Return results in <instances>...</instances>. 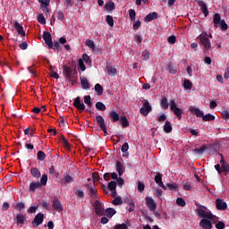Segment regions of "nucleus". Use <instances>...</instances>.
<instances>
[{
	"mask_svg": "<svg viewBox=\"0 0 229 229\" xmlns=\"http://www.w3.org/2000/svg\"><path fill=\"white\" fill-rule=\"evenodd\" d=\"M52 207L54 210H56V212H62L64 210V206L58 199H54Z\"/></svg>",
	"mask_w": 229,
	"mask_h": 229,
	"instance_id": "ddd939ff",
	"label": "nucleus"
},
{
	"mask_svg": "<svg viewBox=\"0 0 229 229\" xmlns=\"http://www.w3.org/2000/svg\"><path fill=\"white\" fill-rule=\"evenodd\" d=\"M81 85L84 90L90 89V82H89V80L85 77L81 78Z\"/></svg>",
	"mask_w": 229,
	"mask_h": 229,
	"instance_id": "a211bd4d",
	"label": "nucleus"
},
{
	"mask_svg": "<svg viewBox=\"0 0 229 229\" xmlns=\"http://www.w3.org/2000/svg\"><path fill=\"white\" fill-rule=\"evenodd\" d=\"M226 202H225V200L223 199H216V208L218 210H226Z\"/></svg>",
	"mask_w": 229,
	"mask_h": 229,
	"instance_id": "aec40b11",
	"label": "nucleus"
},
{
	"mask_svg": "<svg viewBox=\"0 0 229 229\" xmlns=\"http://www.w3.org/2000/svg\"><path fill=\"white\" fill-rule=\"evenodd\" d=\"M79 67H80V69H81V71H85V64H84V61H83V59H80L79 60Z\"/></svg>",
	"mask_w": 229,
	"mask_h": 229,
	"instance_id": "680f3d73",
	"label": "nucleus"
},
{
	"mask_svg": "<svg viewBox=\"0 0 229 229\" xmlns=\"http://www.w3.org/2000/svg\"><path fill=\"white\" fill-rule=\"evenodd\" d=\"M84 103L88 105V106H92V102L90 101V96L84 97Z\"/></svg>",
	"mask_w": 229,
	"mask_h": 229,
	"instance_id": "6e6d98bb",
	"label": "nucleus"
},
{
	"mask_svg": "<svg viewBox=\"0 0 229 229\" xmlns=\"http://www.w3.org/2000/svg\"><path fill=\"white\" fill-rule=\"evenodd\" d=\"M43 38H44L47 46H48L49 49H52V47H53V38L51 37V33L44 32Z\"/></svg>",
	"mask_w": 229,
	"mask_h": 229,
	"instance_id": "9d476101",
	"label": "nucleus"
},
{
	"mask_svg": "<svg viewBox=\"0 0 229 229\" xmlns=\"http://www.w3.org/2000/svg\"><path fill=\"white\" fill-rule=\"evenodd\" d=\"M73 106L78 110L83 111L85 110V104L81 103V100H80V97H77L74 100Z\"/></svg>",
	"mask_w": 229,
	"mask_h": 229,
	"instance_id": "dca6fc26",
	"label": "nucleus"
},
{
	"mask_svg": "<svg viewBox=\"0 0 229 229\" xmlns=\"http://www.w3.org/2000/svg\"><path fill=\"white\" fill-rule=\"evenodd\" d=\"M109 117H110L112 123H117V121H119V113H117L115 111H112L109 114Z\"/></svg>",
	"mask_w": 229,
	"mask_h": 229,
	"instance_id": "b1692460",
	"label": "nucleus"
},
{
	"mask_svg": "<svg viewBox=\"0 0 229 229\" xmlns=\"http://www.w3.org/2000/svg\"><path fill=\"white\" fill-rule=\"evenodd\" d=\"M38 22H40V24H44L46 22V18L44 17V15L39 14L38 16Z\"/></svg>",
	"mask_w": 229,
	"mask_h": 229,
	"instance_id": "0e129e2a",
	"label": "nucleus"
},
{
	"mask_svg": "<svg viewBox=\"0 0 229 229\" xmlns=\"http://www.w3.org/2000/svg\"><path fill=\"white\" fill-rule=\"evenodd\" d=\"M160 106L163 108V110H167V108H169V102L167 101V98L164 97L161 99Z\"/></svg>",
	"mask_w": 229,
	"mask_h": 229,
	"instance_id": "bb28decb",
	"label": "nucleus"
},
{
	"mask_svg": "<svg viewBox=\"0 0 229 229\" xmlns=\"http://www.w3.org/2000/svg\"><path fill=\"white\" fill-rule=\"evenodd\" d=\"M165 119H167V116L165 114H158L157 121L159 123H164V121H165Z\"/></svg>",
	"mask_w": 229,
	"mask_h": 229,
	"instance_id": "052dcab7",
	"label": "nucleus"
},
{
	"mask_svg": "<svg viewBox=\"0 0 229 229\" xmlns=\"http://www.w3.org/2000/svg\"><path fill=\"white\" fill-rule=\"evenodd\" d=\"M37 157H38V160H40L42 162L46 158V153H44V151L42 150H39L38 152Z\"/></svg>",
	"mask_w": 229,
	"mask_h": 229,
	"instance_id": "49530a36",
	"label": "nucleus"
},
{
	"mask_svg": "<svg viewBox=\"0 0 229 229\" xmlns=\"http://www.w3.org/2000/svg\"><path fill=\"white\" fill-rule=\"evenodd\" d=\"M155 182L157 183L158 187H161L163 191H167V186L164 184V182H162V174L157 173L155 176Z\"/></svg>",
	"mask_w": 229,
	"mask_h": 229,
	"instance_id": "6e6552de",
	"label": "nucleus"
},
{
	"mask_svg": "<svg viewBox=\"0 0 229 229\" xmlns=\"http://www.w3.org/2000/svg\"><path fill=\"white\" fill-rule=\"evenodd\" d=\"M64 5L67 6V8L74 6V0H64Z\"/></svg>",
	"mask_w": 229,
	"mask_h": 229,
	"instance_id": "13d9d810",
	"label": "nucleus"
},
{
	"mask_svg": "<svg viewBox=\"0 0 229 229\" xmlns=\"http://www.w3.org/2000/svg\"><path fill=\"white\" fill-rule=\"evenodd\" d=\"M42 185L40 184V182H30V192H35L37 189H40Z\"/></svg>",
	"mask_w": 229,
	"mask_h": 229,
	"instance_id": "393cba45",
	"label": "nucleus"
},
{
	"mask_svg": "<svg viewBox=\"0 0 229 229\" xmlns=\"http://www.w3.org/2000/svg\"><path fill=\"white\" fill-rule=\"evenodd\" d=\"M213 23L215 28H220L222 31H226V30H228V24H226L225 20H221V14L219 13H216L213 16Z\"/></svg>",
	"mask_w": 229,
	"mask_h": 229,
	"instance_id": "f257e3e1",
	"label": "nucleus"
},
{
	"mask_svg": "<svg viewBox=\"0 0 229 229\" xmlns=\"http://www.w3.org/2000/svg\"><path fill=\"white\" fill-rule=\"evenodd\" d=\"M168 44H176V36H170L167 38Z\"/></svg>",
	"mask_w": 229,
	"mask_h": 229,
	"instance_id": "4d7b16f0",
	"label": "nucleus"
},
{
	"mask_svg": "<svg viewBox=\"0 0 229 229\" xmlns=\"http://www.w3.org/2000/svg\"><path fill=\"white\" fill-rule=\"evenodd\" d=\"M114 229H128V225L126 224H121L114 226Z\"/></svg>",
	"mask_w": 229,
	"mask_h": 229,
	"instance_id": "69168bd1",
	"label": "nucleus"
},
{
	"mask_svg": "<svg viewBox=\"0 0 229 229\" xmlns=\"http://www.w3.org/2000/svg\"><path fill=\"white\" fill-rule=\"evenodd\" d=\"M151 110H153V108L151 107V105H149V101L143 100V105L140 109V114L147 116L149 114V112H151Z\"/></svg>",
	"mask_w": 229,
	"mask_h": 229,
	"instance_id": "20e7f679",
	"label": "nucleus"
},
{
	"mask_svg": "<svg viewBox=\"0 0 229 229\" xmlns=\"http://www.w3.org/2000/svg\"><path fill=\"white\" fill-rule=\"evenodd\" d=\"M197 3L200 7L202 13H204V16L208 17V7H207V4L201 0H199Z\"/></svg>",
	"mask_w": 229,
	"mask_h": 229,
	"instance_id": "4468645a",
	"label": "nucleus"
},
{
	"mask_svg": "<svg viewBox=\"0 0 229 229\" xmlns=\"http://www.w3.org/2000/svg\"><path fill=\"white\" fill-rule=\"evenodd\" d=\"M176 203L179 207H185L186 203H185V199H182V198H177L176 199Z\"/></svg>",
	"mask_w": 229,
	"mask_h": 229,
	"instance_id": "8fccbe9b",
	"label": "nucleus"
},
{
	"mask_svg": "<svg viewBox=\"0 0 229 229\" xmlns=\"http://www.w3.org/2000/svg\"><path fill=\"white\" fill-rule=\"evenodd\" d=\"M95 92L97 93V96H102L103 95V86L101 84L98 83L95 85Z\"/></svg>",
	"mask_w": 229,
	"mask_h": 229,
	"instance_id": "c756f323",
	"label": "nucleus"
},
{
	"mask_svg": "<svg viewBox=\"0 0 229 229\" xmlns=\"http://www.w3.org/2000/svg\"><path fill=\"white\" fill-rule=\"evenodd\" d=\"M14 30H16L17 33L21 35V37H26V32H24V28L19 24V21H15L13 23Z\"/></svg>",
	"mask_w": 229,
	"mask_h": 229,
	"instance_id": "2eb2a0df",
	"label": "nucleus"
},
{
	"mask_svg": "<svg viewBox=\"0 0 229 229\" xmlns=\"http://www.w3.org/2000/svg\"><path fill=\"white\" fill-rule=\"evenodd\" d=\"M30 173L34 178H40V171L38 168H31Z\"/></svg>",
	"mask_w": 229,
	"mask_h": 229,
	"instance_id": "58836bf2",
	"label": "nucleus"
},
{
	"mask_svg": "<svg viewBox=\"0 0 229 229\" xmlns=\"http://www.w3.org/2000/svg\"><path fill=\"white\" fill-rule=\"evenodd\" d=\"M197 38L199 40V43L203 46L204 49L208 50L212 47V44L210 43V39H208V33H207V31H202Z\"/></svg>",
	"mask_w": 229,
	"mask_h": 229,
	"instance_id": "f03ea898",
	"label": "nucleus"
},
{
	"mask_svg": "<svg viewBox=\"0 0 229 229\" xmlns=\"http://www.w3.org/2000/svg\"><path fill=\"white\" fill-rule=\"evenodd\" d=\"M166 186L168 187L169 191H177L178 185L175 183H167Z\"/></svg>",
	"mask_w": 229,
	"mask_h": 229,
	"instance_id": "603ef678",
	"label": "nucleus"
},
{
	"mask_svg": "<svg viewBox=\"0 0 229 229\" xmlns=\"http://www.w3.org/2000/svg\"><path fill=\"white\" fill-rule=\"evenodd\" d=\"M120 121L123 128H128V126H130V122H128V118H126V116H122Z\"/></svg>",
	"mask_w": 229,
	"mask_h": 229,
	"instance_id": "f704fd0d",
	"label": "nucleus"
},
{
	"mask_svg": "<svg viewBox=\"0 0 229 229\" xmlns=\"http://www.w3.org/2000/svg\"><path fill=\"white\" fill-rule=\"evenodd\" d=\"M42 223H44V214L38 213L35 216V218H34V220L32 222V225H33L34 228H37V227L39 226V225H42Z\"/></svg>",
	"mask_w": 229,
	"mask_h": 229,
	"instance_id": "0eeeda50",
	"label": "nucleus"
},
{
	"mask_svg": "<svg viewBox=\"0 0 229 229\" xmlns=\"http://www.w3.org/2000/svg\"><path fill=\"white\" fill-rule=\"evenodd\" d=\"M89 194L90 198L93 199H96L98 201V193L96 192V188L94 186H89Z\"/></svg>",
	"mask_w": 229,
	"mask_h": 229,
	"instance_id": "4be33fe9",
	"label": "nucleus"
},
{
	"mask_svg": "<svg viewBox=\"0 0 229 229\" xmlns=\"http://www.w3.org/2000/svg\"><path fill=\"white\" fill-rule=\"evenodd\" d=\"M146 206L150 210V212H155L157 210V202H155V199L151 197H146L145 198Z\"/></svg>",
	"mask_w": 229,
	"mask_h": 229,
	"instance_id": "39448f33",
	"label": "nucleus"
},
{
	"mask_svg": "<svg viewBox=\"0 0 229 229\" xmlns=\"http://www.w3.org/2000/svg\"><path fill=\"white\" fill-rule=\"evenodd\" d=\"M115 187H117V183L115 182L112 181L108 183V189L114 191L113 196H115Z\"/></svg>",
	"mask_w": 229,
	"mask_h": 229,
	"instance_id": "e433bc0d",
	"label": "nucleus"
},
{
	"mask_svg": "<svg viewBox=\"0 0 229 229\" xmlns=\"http://www.w3.org/2000/svg\"><path fill=\"white\" fill-rule=\"evenodd\" d=\"M86 46L89 47V49H92V51L96 50V44H94V41H92L91 39L86 40Z\"/></svg>",
	"mask_w": 229,
	"mask_h": 229,
	"instance_id": "c9c22d12",
	"label": "nucleus"
},
{
	"mask_svg": "<svg viewBox=\"0 0 229 229\" xmlns=\"http://www.w3.org/2000/svg\"><path fill=\"white\" fill-rule=\"evenodd\" d=\"M189 110L191 113L193 114V115H196V117H201V119H203V115L205 113H203V111H201L199 108L195 106H190Z\"/></svg>",
	"mask_w": 229,
	"mask_h": 229,
	"instance_id": "f8f14e48",
	"label": "nucleus"
},
{
	"mask_svg": "<svg viewBox=\"0 0 229 229\" xmlns=\"http://www.w3.org/2000/svg\"><path fill=\"white\" fill-rule=\"evenodd\" d=\"M16 223H17V225H23L24 224V216H23V215H17V216H16Z\"/></svg>",
	"mask_w": 229,
	"mask_h": 229,
	"instance_id": "c03bdc74",
	"label": "nucleus"
},
{
	"mask_svg": "<svg viewBox=\"0 0 229 229\" xmlns=\"http://www.w3.org/2000/svg\"><path fill=\"white\" fill-rule=\"evenodd\" d=\"M116 211L115 209L112 208H108L106 210V216H107L108 217H113L114 216H115Z\"/></svg>",
	"mask_w": 229,
	"mask_h": 229,
	"instance_id": "72a5a7b5",
	"label": "nucleus"
},
{
	"mask_svg": "<svg viewBox=\"0 0 229 229\" xmlns=\"http://www.w3.org/2000/svg\"><path fill=\"white\" fill-rule=\"evenodd\" d=\"M183 189L184 191H191V189H192V186L189 182H184Z\"/></svg>",
	"mask_w": 229,
	"mask_h": 229,
	"instance_id": "774afa93",
	"label": "nucleus"
},
{
	"mask_svg": "<svg viewBox=\"0 0 229 229\" xmlns=\"http://www.w3.org/2000/svg\"><path fill=\"white\" fill-rule=\"evenodd\" d=\"M116 171L119 176H123V174H124V171H126V168H124V165H123V163H121L120 161L116 162Z\"/></svg>",
	"mask_w": 229,
	"mask_h": 229,
	"instance_id": "f3484780",
	"label": "nucleus"
},
{
	"mask_svg": "<svg viewBox=\"0 0 229 229\" xmlns=\"http://www.w3.org/2000/svg\"><path fill=\"white\" fill-rule=\"evenodd\" d=\"M199 226L203 229H212V218H202Z\"/></svg>",
	"mask_w": 229,
	"mask_h": 229,
	"instance_id": "423d86ee",
	"label": "nucleus"
},
{
	"mask_svg": "<svg viewBox=\"0 0 229 229\" xmlns=\"http://www.w3.org/2000/svg\"><path fill=\"white\" fill-rule=\"evenodd\" d=\"M216 229H224L225 228V223H223L222 221L217 222L216 225Z\"/></svg>",
	"mask_w": 229,
	"mask_h": 229,
	"instance_id": "338daca9",
	"label": "nucleus"
},
{
	"mask_svg": "<svg viewBox=\"0 0 229 229\" xmlns=\"http://www.w3.org/2000/svg\"><path fill=\"white\" fill-rule=\"evenodd\" d=\"M74 192L78 198H83L84 196L83 191L81 190H75Z\"/></svg>",
	"mask_w": 229,
	"mask_h": 229,
	"instance_id": "e2e57ef3",
	"label": "nucleus"
},
{
	"mask_svg": "<svg viewBox=\"0 0 229 229\" xmlns=\"http://www.w3.org/2000/svg\"><path fill=\"white\" fill-rule=\"evenodd\" d=\"M195 212L197 216H199V217H202V219H212V213L205 207L202 208H197Z\"/></svg>",
	"mask_w": 229,
	"mask_h": 229,
	"instance_id": "7ed1b4c3",
	"label": "nucleus"
},
{
	"mask_svg": "<svg viewBox=\"0 0 229 229\" xmlns=\"http://www.w3.org/2000/svg\"><path fill=\"white\" fill-rule=\"evenodd\" d=\"M214 119H216V117L210 114H203L202 116V121H205V122H208V121H214Z\"/></svg>",
	"mask_w": 229,
	"mask_h": 229,
	"instance_id": "a19ab883",
	"label": "nucleus"
},
{
	"mask_svg": "<svg viewBox=\"0 0 229 229\" xmlns=\"http://www.w3.org/2000/svg\"><path fill=\"white\" fill-rule=\"evenodd\" d=\"M222 158L220 160V165L222 167V173H225V174L229 172V165L225 161L223 155H221Z\"/></svg>",
	"mask_w": 229,
	"mask_h": 229,
	"instance_id": "6ab92c4d",
	"label": "nucleus"
},
{
	"mask_svg": "<svg viewBox=\"0 0 229 229\" xmlns=\"http://www.w3.org/2000/svg\"><path fill=\"white\" fill-rule=\"evenodd\" d=\"M96 108L98 110H100V112H105L106 110V106H105V104H103V102H97Z\"/></svg>",
	"mask_w": 229,
	"mask_h": 229,
	"instance_id": "473e14b6",
	"label": "nucleus"
},
{
	"mask_svg": "<svg viewBox=\"0 0 229 229\" xmlns=\"http://www.w3.org/2000/svg\"><path fill=\"white\" fill-rule=\"evenodd\" d=\"M165 133H171L173 131V125H171V122L166 121L164 125Z\"/></svg>",
	"mask_w": 229,
	"mask_h": 229,
	"instance_id": "a878e982",
	"label": "nucleus"
},
{
	"mask_svg": "<svg viewBox=\"0 0 229 229\" xmlns=\"http://www.w3.org/2000/svg\"><path fill=\"white\" fill-rule=\"evenodd\" d=\"M113 205H123V199H121L120 197H116L113 200Z\"/></svg>",
	"mask_w": 229,
	"mask_h": 229,
	"instance_id": "864d4df0",
	"label": "nucleus"
},
{
	"mask_svg": "<svg viewBox=\"0 0 229 229\" xmlns=\"http://www.w3.org/2000/svg\"><path fill=\"white\" fill-rule=\"evenodd\" d=\"M157 17H158V13H148L144 21L145 22H151V21H155V19H157Z\"/></svg>",
	"mask_w": 229,
	"mask_h": 229,
	"instance_id": "412c9836",
	"label": "nucleus"
},
{
	"mask_svg": "<svg viewBox=\"0 0 229 229\" xmlns=\"http://www.w3.org/2000/svg\"><path fill=\"white\" fill-rule=\"evenodd\" d=\"M94 208L97 216H103V214H105V208L103 205L99 203V200L95 201Z\"/></svg>",
	"mask_w": 229,
	"mask_h": 229,
	"instance_id": "1a4fd4ad",
	"label": "nucleus"
},
{
	"mask_svg": "<svg viewBox=\"0 0 229 229\" xmlns=\"http://www.w3.org/2000/svg\"><path fill=\"white\" fill-rule=\"evenodd\" d=\"M136 15H137V13H135V10H133V9L129 10V17H130L131 21H135Z\"/></svg>",
	"mask_w": 229,
	"mask_h": 229,
	"instance_id": "de8ad7c7",
	"label": "nucleus"
},
{
	"mask_svg": "<svg viewBox=\"0 0 229 229\" xmlns=\"http://www.w3.org/2000/svg\"><path fill=\"white\" fill-rule=\"evenodd\" d=\"M128 149H130V145H128V142H125L123 146H122V152L124 153L123 154V157H128Z\"/></svg>",
	"mask_w": 229,
	"mask_h": 229,
	"instance_id": "2f4dec72",
	"label": "nucleus"
},
{
	"mask_svg": "<svg viewBox=\"0 0 229 229\" xmlns=\"http://www.w3.org/2000/svg\"><path fill=\"white\" fill-rule=\"evenodd\" d=\"M105 8L107 12H114L115 10V4L114 2H107L105 4Z\"/></svg>",
	"mask_w": 229,
	"mask_h": 229,
	"instance_id": "cd10ccee",
	"label": "nucleus"
},
{
	"mask_svg": "<svg viewBox=\"0 0 229 229\" xmlns=\"http://www.w3.org/2000/svg\"><path fill=\"white\" fill-rule=\"evenodd\" d=\"M40 185H47V174H43L40 179Z\"/></svg>",
	"mask_w": 229,
	"mask_h": 229,
	"instance_id": "09e8293b",
	"label": "nucleus"
},
{
	"mask_svg": "<svg viewBox=\"0 0 229 229\" xmlns=\"http://www.w3.org/2000/svg\"><path fill=\"white\" fill-rule=\"evenodd\" d=\"M106 21L108 26H110L111 28H114V17L107 15Z\"/></svg>",
	"mask_w": 229,
	"mask_h": 229,
	"instance_id": "a18cd8bd",
	"label": "nucleus"
},
{
	"mask_svg": "<svg viewBox=\"0 0 229 229\" xmlns=\"http://www.w3.org/2000/svg\"><path fill=\"white\" fill-rule=\"evenodd\" d=\"M38 3H40L42 8H46L47 12H48L47 6H49L51 0H38Z\"/></svg>",
	"mask_w": 229,
	"mask_h": 229,
	"instance_id": "4c0bfd02",
	"label": "nucleus"
},
{
	"mask_svg": "<svg viewBox=\"0 0 229 229\" xmlns=\"http://www.w3.org/2000/svg\"><path fill=\"white\" fill-rule=\"evenodd\" d=\"M172 112H174V114L176 115L178 119H182V114H183V109L176 107L175 109H173Z\"/></svg>",
	"mask_w": 229,
	"mask_h": 229,
	"instance_id": "c85d7f7f",
	"label": "nucleus"
},
{
	"mask_svg": "<svg viewBox=\"0 0 229 229\" xmlns=\"http://www.w3.org/2000/svg\"><path fill=\"white\" fill-rule=\"evenodd\" d=\"M107 72L110 76H114L117 73V70L112 66H107Z\"/></svg>",
	"mask_w": 229,
	"mask_h": 229,
	"instance_id": "37998d69",
	"label": "nucleus"
},
{
	"mask_svg": "<svg viewBox=\"0 0 229 229\" xmlns=\"http://www.w3.org/2000/svg\"><path fill=\"white\" fill-rule=\"evenodd\" d=\"M169 106H170V110L172 111L178 108L176 105V101H174V99L170 100Z\"/></svg>",
	"mask_w": 229,
	"mask_h": 229,
	"instance_id": "3c124183",
	"label": "nucleus"
},
{
	"mask_svg": "<svg viewBox=\"0 0 229 229\" xmlns=\"http://www.w3.org/2000/svg\"><path fill=\"white\" fill-rule=\"evenodd\" d=\"M183 87L186 90H191L192 89V82L189 80H185L183 82Z\"/></svg>",
	"mask_w": 229,
	"mask_h": 229,
	"instance_id": "79ce46f5",
	"label": "nucleus"
},
{
	"mask_svg": "<svg viewBox=\"0 0 229 229\" xmlns=\"http://www.w3.org/2000/svg\"><path fill=\"white\" fill-rule=\"evenodd\" d=\"M150 55H151V54L149 53V51L144 50V51L142 52L143 60H149Z\"/></svg>",
	"mask_w": 229,
	"mask_h": 229,
	"instance_id": "5fc2aeb1",
	"label": "nucleus"
},
{
	"mask_svg": "<svg viewBox=\"0 0 229 229\" xmlns=\"http://www.w3.org/2000/svg\"><path fill=\"white\" fill-rule=\"evenodd\" d=\"M206 149H207V145H202L200 147V148H195V149H193V151L197 155H203V153H205Z\"/></svg>",
	"mask_w": 229,
	"mask_h": 229,
	"instance_id": "7c9ffc66",
	"label": "nucleus"
},
{
	"mask_svg": "<svg viewBox=\"0 0 229 229\" xmlns=\"http://www.w3.org/2000/svg\"><path fill=\"white\" fill-rule=\"evenodd\" d=\"M96 122L98 123L99 128H104L105 126H106V124H105V118H103V116L101 115H97L96 116Z\"/></svg>",
	"mask_w": 229,
	"mask_h": 229,
	"instance_id": "5701e85b",
	"label": "nucleus"
},
{
	"mask_svg": "<svg viewBox=\"0 0 229 229\" xmlns=\"http://www.w3.org/2000/svg\"><path fill=\"white\" fill-rule=\"evenodd\" d=\"M81 60H82V62H85V64H90V57H89L87 54H84Z\"/></svg>",
	"mask_w": 229,
	"mask_h": 229,
	"instance_id": "bf43d9fd",
	"label": "nucleus"
},
{
	"mask_svg": "<svg viewBox=\"0 0 229 229\" xmlns=\"http://www.w3.org/2000/svg\"><path fill=\"white\" fill-rule=\"evenodd\" d=\"M64 76L66 81H71V78H72V68L64 66Z\"/></svg>",
	"mask_w": 229,
	"mask_h": 229,
	"instance_id": "9b49d317",
	"label": "nucleus"
},
{
	"mask_svg": "<svg viewBox=\"0 0 229 229\" xmlns=\"http://www.w3.org/2000/svg\"><path fill=\"white\" fill-rule=\"evenodd\" d=\"M72 182H74V178L71 175H65L63 178V183H72Z\"/></svg>",
	"mask_w": 229,
	"mask_h": 229,
	"instance_id": "ea45409f",
	"label": "nucleus"
}]
</instances>
